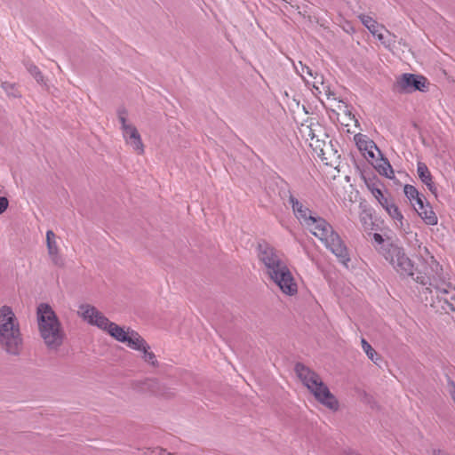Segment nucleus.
Wrapping results in <instances>:
<instances>
[{
    "label": "nucleus",
    "instance_id": "nucleus-1",
    "mask_svg": "<svg viewBox=\"0 0 455 455\" xmlns=\"http://www.w3.org/2000/svg\"><path fill=\"white\" fill-rule=\"evenodd\" d=\"M259 260L264 265L266 274L286 295L297 293L298 286L287 264L283 259V253L267 242L262 240L257 246Z\"/></svg>",
    "mask_w": 455,
    "mask_h": 455
},
{
    "label": "nucleus",
    "instance_id": "nucleus-2",
    "mask_svg": "<svg viewBox=\"0 0 455 455\" xmlns=\"http://www.w3.org/2000/svg\"><path fill=\"white\" fill-rule=\"evenodd\" d=\"M402 277L411 276L418 283H420L418 277L429 276L427 267L430 266L431 260H436L433 256L427 259H422L419 267H415L411 259L407 256L403 246L396 243L387 244L386 248H382L380 254Z\"/></svg>",
    "mask_w": 455,
    "mask_h": 455
},
{
    "label": "nucleus",
    "instance_id": "nucleus-3",
    "mask_svg": "<svg viewBox=\"0 0 455 455\" xmlns=\"http://www.w3.org/2000/svg\"><path fill=\"white\" fill-rule=\"evenodd\" d=\"M429 276L418 277L420 284L430 293L435 292L436 297L443 300L451 310L455 311V284L450 282L448 275L443 273V266L437 260H431L427 267Z\"/></svg>",
    "mask_w": 455,
    "mask_h": 455
},
{
    "label": "nucleus",
    "instance_id": "nucleus-4",
    "mask_svg": "<svg viewBox=\"0 0 455 455\" xmlns=\"http://www.w3.org/2000/svg\"><path fill=\"white\" fill-rule=\"evenodd\" d=\"M37 324L41 338L51 350H58L66 338L56 313L49 304L41 303L36 309Z\"/></svg>",
    "mask_w": 455,
    "mask_h": 455
},
{
    "label": "nucleus",
    "instance_id": "nucleus-5",
    "mask_svg": "<svg viewBox=\"0 0 455 455\" xmlns=\"http://www.w3.org/2000/svg\"><path fill=\"white\" fill-rule=\"evenodd\" d=\"M0 346L11 355H20L23 348V339L19 321L9 306L0 308Z\"/></svg>",
    "mask_w": 455,
    "mask_h": 455
},
{
    "label": "nucleus",
    "instance_id": "nucleus-6",
    "mask_svg": "<svg viewBox=\"0 0 455 455\" xmlns=\"http://www.w3.org/2000/svg\"><path fill=\"white\" fill-rule=\"evenodd\" d=\"M294 371L298 378L315 396L317 402L333 411L339 410V401L335 395L331 393L329 387L323 383L318 373L302 363H297Z\"/></svg>",
    "mask_w": 455,
    "mask_h": 455
},
{
    "label": "nucleus",
    "instance_id": "nucleus-7",
    "mask_svg": "<svg viewBox=\"0 0 455 455\" xmlns=\"http://www.w3.org/2000/svg\"><path fill=\"white\" fill-rule=\"evenodd\" d=\"M428 85L429 83L425 76L410 73L403 74L395 82L396 90L401 93H411L416 91L425 92L428 91Z\"/></svg>",
    "mask_w": 455,
    "mask_h": 455
},
{
    "label": "nucleus",
    "instance_id": "nucleus-8",
    "mask_svg": "<svg viewBox=\"0 0 455 455\" xmlns=\"http://www.w3.org/2000/svg\"><path fill=\"white\" fill-rule=\"evenodd\" d=\"M78 314L85 320L89 324L95 325L98 328L108 331L110 324L113 323L109 321L100 311H99L94 306L89 304H82L79 306Z\"/></svg>",
    "mask_w": 455,
    "mask_h": 455
},
{
    "label": "nucleus",
    "instance_id": "nucleus-9",
    "mask_svg": "<svg viewBox=\"0 0 455 455\" xmlns=\"http://www.w3.org/2000/svg\"><path fill=\"white\" fill-rule=\"evenodd\" d=\"M323 243L338 258L339 261L347 267L350 261L348 250L339 234L333 231Z\"/></svg>",
    "mask_w": 455,
    "mask_h": 455
},
{
    "label": "nucleus",
    "instance_id": "nucleus-10",
    "mask_svg": "<svg viewBox=\"0 0 455 455\" xmlns=\"http://www.w3.org/2000/svg\"><path fill=\"white\" fill-rule=\"evenodd\" d=\"M132 349L140 352L141 359L153 368L159 367V362L155 353L151 350L149 344L140 335L132 342Z\"/></svg>",
    "mask_w": 455,
    "mask_h": 455
},
{
    "label": "nucleus",
    "instance_id": "nucleus-11",
    "mask_svg": "<svg viewBox=\"0 0 455 455\" xmlns=\"http://www.w3.org/2000/svg\"><path fill=\"white\" fill-rule=\"evenodd\" d=\"M307 222L308 224H305V226L309 228L312 234L322 242L334 231L332 227L323 218L308 217Z\"/></svg>",
    "mask_w": 455,
    "mask_h": 455
},
{
    "label": "nucleus",
    "instance_id": "nucleus-12",
    "mask_svg": "<svg viewBox=\"0 0 455 455\" xmlns=\"http://www.w3.org/2000/svg\"><path fill=\"white\" fill-rule=\"evenodd\" d=\"M107 332L117 341L125 343L130 348L132 347V340L135 341V339L140 336V334L133 330L125 331L123 327L115 323L110 324Z\"/></svg>",
    "mask_w": 455,
    "mask_h": 455
},
{
    "label": "nucleus",
    "instance_id": "nucleus-13",
    "mask_svg": "<svg viewBox=\"0 0 455 455\" xmlns=\"http://www.w3.org/2000/svg\"><path fill=\"white\" fill-rule=\"evenodd\" d=\"M419 216L427 225L435 226L438 222V219L428 202L425 204L424 199H418L414 206Z\"/></svg>",
    "mask_w": 455,
    "mask_h": 455
},
{
    "label": "nucleus",
    "instance_id": "nucleus-14",
    "mask_svg": "<svg viewBox=\"0 0 455 455\" xmlns=\"http://www.w3.org/2000/svg\"><path fill=\"white\" fill-rule=\"evenodd\" d=\"M123 136L126 143L130 145L137 154L142 155L144 153V144L137 128L134 125L128 127L127 130L124 131Z\"/></svg>",
    "mask_w": 455,
    "mask_h": 455
},
{
    "label": "nucleus",
    "instance_id": "nucleus-15",
    "mask_svg": "<svg viewBox=\"0 0 455 455\" xmlns=\"http://www.w3.org/2000/svg\"><path fill=\"white\" fill-rule=\"evenodd\" d=\"M289 193V203L291 205L295 217L299 220L301 224H308L307 218L313 217L311 211L307 207L304 206L302 203H300L295 196H293L291 192Z\"/></svg>",
    "mask_w": 455,
    "mask_h": 455
},
{
    "label": "nucleus",
    "instance_id": "nucleus-16",
    "mask_svg": "<svg viewBox=\"0 0 455 455\" xmlns=\"http://www.w3.org/2000/svg\"><path fill=\"white\" fill-rule=\"evenodd\" d=\"M160 382L156 379H146L133 384L135 390L141 393H148L157 396L160 388Z\"/></svg>",
    "mask_w": 455,
    "mask_h": 455
},
{
    "label": "nucleus",
    "instance_id": "nucleus-17",
    "mask_svg": "<svg viewBox=\"0 0 455 455\" xmlns=\"http://www.w3.org/2000/svg\"><path fill=\"white\" fill-rule=\"evenodd\" d=\"M322 151L320 153V156H318L326 165L333 166L338 163L340 156L338 155V151L333 148V145L331 141H328L327 144H323Z\"/></svg>",
    "mask_w": 455,
    "mask_h": 455
},
{
    "label": "nucleus",
    "instance_id": "nucleus-18",
    "mask_svg": "<svg viewBox=\"0 0 455 455\" xmlns=\"http://www.w3.org/2000/svg\"><path fill=\"white\" fill-rule=\"evenodd\" d=\"M375 168L380 175L385 176L387 179H393L395 177V172L390 163L382 156L380 159L377 160Z\"/></svg>",
    "mask_w": 455,
    "mask_h": 455
},
{
    "label": "nucleus",
    "instance_id": "nucleus-19",
    "mask_svg": "<svg viewBox=\"0 0 455 455\" xmlns=\"http://www.w3.org/2000/svg\"><path fill=\"white\" fill-rule=\"evenodd\" d=\"M384 209L387 211L388 215L395 221V225L403 228V216L398 207L392 202L388 204Z\"/></svg>",
    "mask_w": 455,
    "mask_h": 455
},
{
    "label": "nucleus",
    "instance_id": "nucleus-20",
    "mask_svg": "<svg viewBox=\"0 0 455 455\" xmlns=\"http://www.w3.org/2000/svg\"><path fill=\"white\" fill-rule=\"evenodd\" d=\"M354 139L360 150L368 149V148H375V150L381 156V153L376 144L372 140H368L365 135L357 133L355 135Z\"/></svg>",
    "mask_w": 455,
    "mask_h": 455
},
{
    "label": "nucleus",
    "instance_id": "nucleus-21",
    "mask_svg": "<svg viewBox=\"0 0 455 455\" xmlns=\"http://www.w3.org/2000/svg\"><path fill=\"white\" fill-rule=\"evenodd\" d=\"M308 136L310 137L309 146L312 148V149L315 153V155L317 156H320L322 148H324V147H323V144H327L328 141L316 139L315 133L313 132V131L311 129L309 131Z\"/></svg>",
    "mask_w": 455,
    "mask_h": 455
},
{
    "label": "nucleus",
    "instance_id": "nucleus-22",
    "mask_svg": "<svg viewBox=\"0 0 455 455\" xmlns=\"http://www.w3.org/2000/svg\"><path fill=\"white\" fill-rule=\"evenodd\" d=\"M403 192L413 206H415V203L418 201V199L422 198V196H419L417 188L412 185L406 184L403 188Z\"/></svg>",
    "mask_w": 455,
    "mask_h": 455
},
{
    "label": "nucleus",
    "instance_id": "nucleus-23",
    "mask_svg": "<svg viewBox=\"0 0 455 455\" xmlns=\"http://www.w3.org/2000/svg\"><path fill=\"white\" fill-rule=\"evenodd\" d=\"M361 343L363 350L365 352L368 358L371 360L373 363H377V361L379 359V355H378L376 350L364 339H362Z\"/></svg>",
    "mask_w": 455,
    "mask_h": 455
},
{
    "label": "nucleus",
    "instance_id": "nucleus-24",
    "mask_svg": "<svg viewBox=\"0 0 455 455\" xmlns=\"http://www.w3.org/2000/svg\"><path fill=\"white\" fill-rule=\"evenodd\" d=\"M26 68L29 74L34 76L38 84H44V77L37 66H36L34 63L28 62L26 64Z\"/></svg>",
    "mask_w": 455,
    "mask_h": 455
},
{
    "label": "nucleus",
    "instance_id": "nucleus-25",
    "mask_svg": "<svg viewBox=\"0 0 455 455\" xmlns=\"http://www.w3.org/2000/svg\"><path fill=\"white\" fill-rule=\"evenodd\" d=\"M362 23L372 33L373 35L377 34L378 31V23L369 15L362 14L359 16Z\"/></svg>",
    "mask_w": 455,
    "mask_h": 455
},
{
    "label": "nucleus",
    "instance_id": "nucleus-26",
    "mask_svg": "<svg viewBox=\"0 0 455 455\" xmlns=\"http://www.w3.org/2000/svg\"><path fill=\"white\" fill-rule=\"evenodd\" d=\"M417 172L420 180L424 183L430 181L432 175L426 164L419 162L417 166Z\"/></svg>",
    "mask_w": 455,
    "mask_h": 455
},
{
    "label": "nucleus",
    "instance_id": "nucleus-27",
    "mask_svg": "<svg viewBox=\"0 0 455 455\" xmlns=\"http://www.w3.org/2000/svg\"><path fill=\"white\" fill-rule=\"evenodd\" d=\"M46 245L48 253L59 251V247L56 243V235L52 230H48L46 232Z\"/></svg>",
    "mask_w": 455,
    "mask_h": 455
},
{
    "label": "nucleus",
    "instance_id": "nucleus-28",
    "mask_svg": "<svg viewBox=\"0 0 455 455\" xmlns=\"http://www.w3.org/2000/svg\"><path fill=\"white\" fill-rule=\"evenodd\" d=\"M373 240L377 243V250L381 254L382 248H386L387 244H391L393 241L389 238L384 239L383 236L379 233L373 234Z\"/></svg>",
    "mask_w": 455,
    "mask_h": 455
},
{
    "label": "nucleus",
    "instance_id": "nucleus-29",
    "mask_svg": "<svg viewBox=\"0 0 455 455\" xmlns=\"http://www.w3.org/2000/svg\"><path fill=\"white\" fill-rule=\"evenodd\" d=\"M128 115L127 110L124 108H119L117 109L118 120L121 123L122 131H125L128 127L132 126V124H127L126 116Z\"/></svg>",
    "mask_w": 455,
    "mask_h": 455
},
{
    "label": "nucleus",
    "instance_id": "nucleus-30",
    "mask_svg": "<svg viewBox=\"0 0 455 455\" xmlns=\"http://www.w3.org/2000/svg\"><path fill=\"white\" fill-rule=\"evenodd\" d=\"M295 68L297 72L301 76V77L304 79V81L310 84V81L307 80L304 76V73L307 74L309 76H313V69L310 68L308 66L303 64L301 61L299 62V67L295 66Z\"/></svg>",
    "mask_w": 455,
    "mask_h": 455
},
{
    "label": "nucleus",
    "instance_id": "nucleus-31",
    "mask_svg": "<svg viewBox=\"0 0 455 455\" xmlns=\"http://www.w3.org/2000/svg\"><path fill=\"white\" fill-rule=\"evenodd\" d=\"M159 393L157 396L165 398V399H171L174 397L175 395V390L170 387H167L164 384H160Z\"/></svg>",
    "mask_w": 455,
    "mask_h": 455
},
{
    "label": "nucleus",
    "instance_id": "nucleus-32",
    "mask_svg": "<svg viewBox=\"0 0 455 455\" xmlns=\"http://www.w3.org/2000/svg\"><path fill=\"white\" fill-rule=\"evenodd\" d=\"M49 257L54 266H57L59 267H63L65 265V261L62 258V256L60 254L59 251L48 253Z\"/></svg>",
    "mask_w": 455,
    "mask_h": 455
},
{
    "label": "nucleus",
    "instance_id": "nucleus-33",
    "mask_svg": "<svg viewBox=\"0 0 455 455\" xmlns=\"http://www.w3.org/2000/svg\"><path fill=\"white\" fill-rule=\"evenodd\" d=\"M313 81H310V84H312L314 89L317 91L319 93H321L320 85H323V76L317 72H313Z\"/></svg>",
    "mask_w": 455,
    "mask_h": 455
},
{
    "label": "nucleus",
    "instance_id": "nucleus-34",
    "mask_svg": "<svg viewBox=\"0 0 455 455\" xmlns=\"http://www.w3.org/2000/svg\"><path fill=\"white\" fill-rule=\"evenodd\" d=\"M373 196L378 200V202L383 208L391 203L389 199L384 196L381 189H375L373 191Z\"/></svg>",
    "mask_w": 455,
    "mask_h": 455
},
{
    "label": "nucleus",
    "instance_id": "nucleus-35",
    "mask_svg": "<svg viewBox=\"0 0 455 455\" xmlns=\"http://www.w3.org/2000/svg\"><path fill=\"white\" fill-rule=\"evenodd\" d=\"M2 87L4 88V90L6 92V93L9 96H12L13 98H17V97L20 96L19 91L16 89L14 84L5 82V83L2 84Z\"/></svg>",
    "mask_w": 455,
    "mask_h": 455
},
{
    "label": "nucleus",
    "instance_id": "nucleus-36",
    "mask_svg": "<svg viewBox=\"0 0 455 455\" xmlns=\"http://www.w3.org/2000/svg\"><path fill=\"white\" fill-rule=\"evenodd\" d=\"M9 205V201L4 196H0V214H2Z\"/></svg>",
    "mask_w": 455,
    "mask_h": 455
},
{
    "label": "nucleus",
    "instance_id": "nucleus-37",
    "mask_svg": "<svg viewBox=\"0 0 455 455\" xmlns=\"http://www.w3.org/2000/svg\"><path fill=\"white\" fill-rule=\"evenodd\" d=\"M424 184L433 194L436 195L437 188L435 183L433 182L432 179H430V181L424 182Z\"/></svg>",
    "mask_w": 455,
    "mask_h": 455
},
{
    "label": "nucleus",
    "instance_id": "nucleus-38",
    "mask_svg": "<svg viewBox=\"0 0 455 455\" xmlns=\"http://www.w3.org/2000/svg\"><path fill=\"white\" fill-rule=\"evenodd\" d=\"M424 184L433 194L436 195L437 188L435 183L433 182L432 179H430V181L424 182Z\"/></svg>",
    "mask_w": 455,
    "mask_h": 455
},
{
    "label": "nucleus",
    "instance_id": "nucleus-39",
    "mask_svg": "<svg viewBox=\"0 0 455 455\" xmlns=\"http://www.w3.org/2000/svg\"><path fill=\"white\" fill-rule=\"evenodd\" d=\"M344 114L346 116H347L351 120H355V123H357L358 121L355 119V115L352 114L351 110L348 109L347 107H346V108L344 109Z\"/></svg>",
    "mask_w": 455,
    "mask_h": 455
},
{
    "label": "nucleus",
    "instance_id": "nucleus-40",
    "mask_svg": "<svg viewBox=\"0 0 455 455\" xmlns=\"http://www.w3.org/2000/svg\"><path fill=\"white\" fill-rule=\"evenodd\" d=\"M374 148H368V149H363L364 151H366L368 156L370 158H375V154H374V151H373Z\"/></svg>",
    "mask_w": 455,
    "mask_h": 455
},
{
    "label": "nucleus",
    "instance_id": "nucleus-41",
    "mask_svg": "<svg viewBox=\"0 0 455 455\" xmlns=\"http://www.w3.org/2000/svg\"><path fill=\"white\" fill-rule=\"evenodd\" d=\"M368 188L371 190V194L373 195V191L375 189H379V188L376 187L375 183H366Z\"/></svg>",
    "mask_w": 455,
    "mask_h": 455
},
{
    "label": "nucleus",
    "instance_id": "nucleus-42",
    "mask_svg": "<svg viewBox=\"0 0 455 455\" xmlns=\"http://www.w3.org/2000/svg\"><path fill=\"white\" fill-rule=\"evenodd\" d=\"M433 455H447V454L441 450H437V451H434Z\"/></svg>",
    "mask_w": 455,
    "mask_h": 455
},
{
    "label": "nucleus",
    "instance_id": "nucleus-43",
    "mask_svg": "<svg viewBox=\"0 0 455 455\" xmlns=\"http://www.w3.org/2000/svg\"><path fill=\"white\" fill-rule=\"evenodd\" d=\"M378 37H379V39H382V37H383V36H382V35H378Z\"/></svg>",
    "mask_w": 455,
    "mask_h": 455
}]
</instances>
